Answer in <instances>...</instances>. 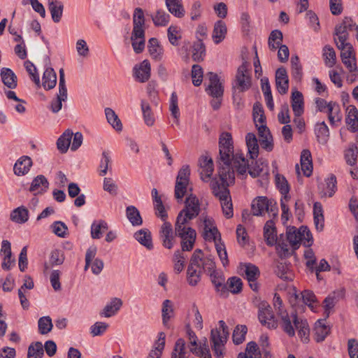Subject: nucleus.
<instances>
[{"label": "nucleus", "mask_w": 358, "mask_h": 358, "mask_svg": "<svg viewBox=\"0 0 358 358\" xmlns=\"http://www.w3.org/2000/svg\"><path fill=\"white\" fill-rule=\"evenodd\" d=\"M201 212L200 202L196 195L190 194L185 201V206L177 215L175 223V235L180 237L182 251L193 249L196 238V232L193 228L186 227L189 221L196 218Z\"/></svg>", "instance_id": "obj_1"}, {"label": "nucleus", "mask_w": 358, "mask_h": 358, "mask_svg": "<svg viewBox=\"0 0 358 358\" xmlns=\"http://www.w3.org/2000/svg\"><path fill=\"white\" fill-rule=\"evenodd\" d=\"M219 158L217 159L218 175L220 179L225 181L226 176H229L231 183L235 182V173L231 166V155L234 152V143L232 136L230 133L224 131L220 135L219 138Z\"/></svg>", "instance_id": "obj_2"}, {"label": "nucleus", "mask_w": 358, "mask_h": 358, "mask_svg": "<svg viewBox=\"0 0 358 358\" xmlns=\"http://www.w3.org/2000/svg\"><path fill=\"white\" fill-rule=\"evenodd\" d=\"M145 17L141 8H136L133 15V30L131 36V45L136 54L141 53L145 46Z\"/></svg>", "instance_id": "obj_3"}, {"label": "nucleus", "mask_w": 358, "mask_h": 358, "mask_svg": "<svg viewBox=\"0 0 358 358\" xmlns=\"http://www.w3.org/2000/svg\"><path fill=\"white\" fill-rule=\"evenodd\" d=\"M225 178V181H224L222 179H220L222 180L223 189L221 192H217L215 193V196L219 198L221 203L223 214L227 219H229L234 215L233 204L230 196V192L228 189V187L231 183L229 181V175L226 176Z\"/></svg>", "instance_id": "obj_4"}, {"label": "nucleus", "mask_w": 358, "mask_h": 358, "mask_svg": "<svg viewBox=\"0 0 358 358\" xmlns=\"http://www.w3.org/2000/svg\"><path fill=\"white\" fill-rule=\"evenodd\" d=\"M258 319L262 325L270 329H275L278 326L272 308L266 301H262L259 305Z\"/></svg>", "instance_id": "obj_5"}, {"label": "nucleus", "mask_w": 358, "mask_h": 358, "mask_svg": "<svg viewBox=\"0 0 358 358\" xmlns=\"http://www.w3.org/2000/svg\"><path fill=\"white\" fill-rule=\"evenodd\" d=\"M210 84L206 88L208 94L215 99H222L224 94V86L220 82L216 73L208 72L207 74Z\"/></svg>", "instance_id": "obj_6"}, {"label": "nucleus", "mask_w": 358, "mask_h": 358, "mask_svg": "<svg viewBox=\"0 0 358 358\" xmlns=\"http://www.w3.org/2000/svg\"><path fill=\"white\" fill-rule=\"evenodd\" d=\"M355 26L351 17L345 16L342 22L335 27L334 35L337 36L339 42H345L349 38V31H352Z\"/></svg>", "instance_id": "obj_7"}, {"label": "nucleus", "mask_w": 358, "mask_h": 358, "mask_svg": "<svg viewBox=\"0 0 358 358\" xmlns=\"http://www.w3.org/2000/svg\"><path fill=\"white\" fill-rule=\"evenodd\" d=\"M295 329L298 331V335L305 343L309 342L310 328L306 320L298 317L296 311L291 313Z\"/></svg>", "instance_id": "obj_8"}, {"label": "nucleus", "mask_w": 358, "mask_h": 358, "mask_svg": "<svg viewBox=\"0 0 358 358\" xmlns=\"http://www.w3.org/2000/svg\"><path fill=\"white\" fill-rule=\"evenodd\" d=\"M317 188L321 197H332L337 190L336 176L330 174L329 177L325 179L324 182L318 184Z\"/></svg>", "instance_id": "obj_9"}, {"label": "nucleus", "mask_w": 358, "mask_h": 358, "mask_svg": "<svg viewBox=\"0 0 358 358\" xmlns=\"http://www.w3.org/2000/svg\"><path fill=\"white\" fill-rule=\"evenodd\" d=\"M247 71L248 63L246 62H243L237 69L236 83L241 92H245L251 87V78L246 75Z\"/></svg>", "instance_id": "obj_10"}, {"label": "nucleus", "mask_w": 358, "mask_h": 358, "mask_svg": "<svg viewBox=\"0 0 358 358\" xmlns=\"http://www.w3.org/2000/svg\"><path fill=\"white\" fill-rule=\"evenodd\" d=\"M275 85L280 94H285L289 90V78L287 70L280 66L275 71Z\"/></svg>", "instance_id": "obj_11"}, {"label": "nucleus", "mask_w": 358, "mask_h": 358, "mask_svg": "<svg viewBox=\"0 0 358 358\" xmlns=\"http://www.w3.org/2000/svg\"><path fill=\"white\" fill-rule=\"evenodd\" d=\"M209 275L216 292L219 293L220 296L227 297L228 296V288L227 285L224 284L225 278L224 275L217 272V271H213L209 273Z\"/></svg>", "instance_id": "obj_12"}, {"label": "nucleus", "mask_w": 358, "mask_h": 358, "mask_svg": "<svg viewBox=\"0 0 358 358\" xmlns=\"http://www.w3.org/2000/svg\"><path fill=\"white\" fill-rule=\"evenodd\" d=\"M33 166V162L30 157L23 155L15 163L13 166L14 174L17 176H22L29 173Z\"/></svg>", "instance_id": "obj_13"}, {"label": "nucleus", "mask_w": 358, "mask_h": 358, "mask_svg": "<svg viewBox=\"0 0 358 358\" xmlns=\"http://www.w3.org/2000/svg\"><path fill=\"white\" fill-rule=\"evenodd\" d=\"M264 238L268 246H273L277 244V229L273 220L266 221L264 226Z\"/></svg>", "instance_id": "obj_14"}, {"label": "nucleus", "mask_w": 358, "mask_h": 358, "mask_svg": "<svg viewBox=\"0 0 358 358\" xmlns=\"http://www.w3.org/2000/svg\"><path fill=\"white\" fill-rule=\"evenodd\" d=\"M150 63L148 59L143 60L138 68L135 66L134 68V76L141 83L148 81L150 77Z\"/></svg>", "instance_id": "obj_15"}, {"label": "nucleus", "mask_w": 358, "mask_h": 358, "mask_svg": "<svg viewBox=\"0 0 358 358\" xmlns=\"http://www.w3.org/2000/svg\"><path fill=\"white\" fill-rule=\"evenodd\" d=\"M164 224L161 227V238L162 239L163 246L168 249H171L173 246L174 236L173 235V228L170 222L163 221Z\"/></svg>", "instance_id": "obj_16"}, {"label": "nucleus", "mask_w": 358, "mask_h": 358, "mask_svg": "<svg viewBox=\"0 0 358 358\" xmlns=\"http://www.w3.org/2000/svg\"><path fill=\"white\" fill-rule=\"evenodd\" d=\"M1 80L8 89L13 90L17 86V78L10 68L3 67L0 71Z\"/></svg>", "instance_id": "obj_17"}, {"label": "nucleus", "mask_w": 358, "mask_h": 358, "mask_svg": "<svg viewBox=\"0 0 358 358\" xmlns=\"http://www.w3.org/2000/svg\"><path fill=\"white\" fill-rule=\"evenodd\" d=\"M48 7L55 23H59L62 17L64 3L60 0H48Z\"/></svg>", "instance_id": "obj_18"}, {"label": "nucleus", "mask_w": 358, "mask_h": 358, "mask_svg": "<svg viewBox=\"0 0 358 358\" xmlns=\"http://www.w3.org/2000/svg\"><path fill=\"white\" fill-rule=\"evenodd\" d=\"M292 108L296 117H301L304 112V101L303 94L295 90L292 92L291 96Z\"/></svg>", "instance_id": "obj_19"}, {"label": "nucleus", "mask_w": 358, "mask_h": 358, "mask_svg": "<svg viewBox=\"0 0 358 358\" xmlns=\"http://www.w3.org/2000/svg\"><path fill=\"white\" fill-rule=\"evenodd\" d=\"M268 199L264 196H257L251 203V212L254 216H262L268 208Z\"/></svg>", "instance_id": "obj_20"}, {"label": "nucleus", "mask_w": 358, "mask_h": 358, "mask_svg": "<svg viewBox=\"0 0 358 358\" xmlns=\"http://www.w3.org/2000/svg\"><path fill=\"white\" fill-rule=\"evenodd\" d=\"M49 187V182L43 175H38L36 176L29 188V191L34 192L38 191L37 194H43L47 192Z\"/></svg>", "instance_id": "obj_21"}, {"label": "nucleus", "mask_w": 358, "mask_h": 358, "mask_svg": "<svg viewBox=\"0 0 358 358\" xmlns=\"http://www.w3.org/2000/svg\"><path fill=\"white\" fill-rule=\"evenodd\" d=\"M241 269H243L244 274L242 275L248 282L257 281L260 276L259 268L252 263H241Z\"/></svg>", "instance_id": "obj_22"}, {"label": "nucleus", "mask_w": 358, "mask_h": 358, "mask_svg": "<svg viewBox=\"0 0 358 358\" xmlns=\"http://www.w3.org/2000/svg\"><path fill=\"white\" fill-rule=\"evenodd\" d=\"M278 315L280 317V324L283 331L289 337H294L295 336V327L293 321L292 322L290 318L292 316L289 315L287 311L280 312Z\"/></svg>", "instance_id": "obj_23"}, {"label": "nucleus", "mask_w": 358, "mask_h": 358, "mask_svg": "<svg viewBox=\"0 0 358 358\" xmlns=\"http://www.w3.org/2000/svg\"><path fill=\"white\" fill-rule=\"evenodd\" d=\"M345 123L350 126L349 130L352 133L358 131V110L351 105L347 108Z\"/></svg>", "instance_id": "obj_24"}, {"label": "nucleus", "mask_w": 358, "mask_h": 358, "mask_svg": "<svg viewBox=\"0 0 358 358\" xmlns=\"http://www.w3.org/2000/svg\"><path fill=\"white\" fill-rule=\"evenodd\" d=\"M290 263L278 262L275 268V273L284 281L290 282L294 279V274L290 269Z\"/></svg>", "instance_id": "obj_25"}, {"label": "nucleus", "mask_w": 358, "mask_h": 358, "mask_svg": "<svg viewBox=\"0 0 358 358\" xmlns=\"http://www.w3.org/2000/svg\"><path fill=\"white\" fill-rule=\"evenodd\" d=\"M227 28L226 23L222 20H217L213 31L212 38L215 44L220 43L226 37Z\"/></svg>", "instance_id": "obj_26"}, {"label": "nucleus", "mask_w": 358, "mask_h": 358, "mask_svg": "<svg viewBox=\"0 0 358 358\" xmlns=\"http://www.w3.org/2000/svg\"><path fill=\"white\" fill-rule=\"evenodd\" d=\"M330 327L323 323L322 320H318L314 328V339L317 343H322L330 334Z\"/></svg>", "instance_id": "obj_27"}, {"label": "nucleus", "mask_w": 358, "mask_h": 358, "mask_svg": "<svg viewBox=\"0 0 358 358\" xmlns=\"http://www.w3.org/2000/svg\"><path fill=\"white\" fill-rule=\"evenodd\" d=\"M122 306V301L120 298L115 297L107 303L100 313L101 316L110 317L115 315Z\"/></svg>", "instance_id": "obj_28"}, {"label": "nucleus", "mask_w": 358, "mask_h": 358, "mask_svg": "<svg viewBox=\"0 0 358 358\" xmlns=\"http://www.w3.org/2000/svg\"><path fill=\"white\" fill-rule=\"evenodd\" d=\"M157 338V340L155 343V349L149 352L147 358H161L165 347V333L163 331L158 333Z\"/></svg>", "instance_id": "obj_29"}, {"label": "nucleus", "mask_w": 358, "mask_h": 358, "mask_svg": "<svg viewBox=\"0 0 358 358\" xmlns=\"http://www.w3.org/2000/svg\"><path fill=\"white\" fill-rule=\"evenodd\" d=\"M42 85L46 90L53 89L57 84V74L55 70L51 68H47L43 75Z\"/></svg>", "instance_id": "obj_30"}, {"label": "nucleus", "mask_w": 358, "mask_h": 358, "mask_svg": "<svg viewBox=\"0 0 358 358\" xmlns=\"http://www.w3.org/2000/svg\"><path fill=\"white\" fill-rule=\"evenodd\" d=\"M218 324L219 329H213L210 331V336H215V340L227 343L229 335V328L223 320H220Z\"/></svg>", "instance_id": "obj_31"}, {"label": "nucleus", "mask_w": 358, "mask_h": 358, "mask_svg": "<svg viewBox=\"0 0 358 358\" xmlns=\"http://www.w3.org/2000/svg\"><path fill=\"white\" fill-rule=\"evenodd\" d=\"M134 237L147 249L152 250L153 248L151 233L148 229H142L138 230L134 234Z\"/></svg>", "instance_id": "obj_32"}, {"label": "nucleus", "mask_w": 358, "mask_h": 358, "mask_svg": "<svg viewBox=\"0 0 358 358\" xmlns=\"http://www.w3.org/2000/svg\"><path fill=\"white\" fill-rule=\"evenodd\" d=\"M73 133L71 129H66L57 139V148L64 154L68 151Z\"/></svg>", "instance_id": "obj_33"}, {"label": "nucleus", "mask_w": 358, "mask_h": 358, "mask_svg": "<svg viewBox=\"0 0 358 358\" xmlns=\"http://www.w3.org/2000/svg\"><path fill=\"white\" fill-rule=\"evenodd\" d=\"M245 141L250 158L255 159L259 155V145L256 136L253 133H248L245 136Z\"/></svg>", "instance_id": "obj_34"}, {"label": "nucleus", "mask_w": 358, "mask_h": 358, "mask_svg": "<svg viewBox=\"0 0 358 358\" xmlns=\"http://www.w3.org/2000/svg\"><path fill=\"white\" fill-rule=\"evenodd\" d=\"M314 131L319 143L322 145L327 143L329 136V130L325 122L317 123Z\"/></svg>", "instance_id": "obj_35"}, {"label": "nucleus", "mask_w": 358, "mask_h": 358, "mask_svg": "<svg viewBox=\"0 0 358 358\" xmlns=\"http://www.w3.org/2000/svg\"><path fill=\"white\" fill-rule=\"evenodd\" d=\"M334 41L336 43V47L341 50V60L352 59L353 61H356L355 53L354 51V48L351 43H348L347 41L338 43L336 38H334Z\"/></svg>", "instance_id": "obj_36"}, {"label": "nucleus", "mask_w": 358, "mask_h": 358, "mask_svg": "<svg viewBox=\"0 0 358 358\" xmlns=\"http://www.w3.org/2000/svg\"><path fill=\"white\" fill-rule=\"evenodd\" d=\"M206 55V47L203 40L197 37L196 41L192 45V59L194 62H201Z\"/></svg>", "instance_id": "obj_37"}, {"label": "nucleus", "mask_w": 358, "mask_h": 358, "mask_svg": "<svg viewBox=\"0 0 358 358\" xmlns=\"http://www.w3.org/2000/svg\"><path fill=\"white\" fill-rule=\"evenodd\" d=\"M207 222H211V220L206 217L203 220L204 223V231L203 237L206 241H221V234L218 231L217 227H213L212 228L208 227Z\"/></svg>", "instance_id": "obj_38"}, {"label": "nucleus", "mask_w": 358, "mask_h": 358, "mask_svg": "<svg viewBox=\"0 0 358 358\" xmlns=\"http://www.w3.org/2000/svg\"><path fill=\"white\" fill-rule=\"evenodd\" d=\"M10 220L18 224H24L29 220L28 209L22 206L15 208L10 213Z\"/></svg>", "instance_id": "obj_39"}, {"label": "nucleus", "mask_w": 358, "mask_h": 358, "mask_svg": "<svg viewBox=\"0 0 358 358\" xmlns=\"http://www.w3.org/2000/svg\"><path fill=\"white\" fill-rule=\"evenodd\" d=\"M358 157V148L355 143H351L348 148L344 151V159L348 165L354 166L357 164Z\"/></svg>", "instance_id": "obj_40"}, {"label": "nucleus", "mask_w": 358, "mask_h": 358, "mask_svg": "<svg viewBox=\"0 0 358 358\" xmlns=\"http://www.w3.org/2000/svg\"><path fill=\"white\" fill-rule=\"evenodd\" d=\"M126 216L132 226H141L143 219L138 208L134 206H129L126 208Z\"/></svg>", "instance_id": "obj_41"}, {"label": "nucleus", "mask_w": 358, "mask_h": 358, "mask_svg": "<svg viewBox=\"0 0 358 358\" xmlns=\"http://www.w3.org/2000/svg\"><path fill=\"white\" fill-rule=\"evenodd\" d=\"M148 50L152 57L156 60H160L162 57L163 48L159 45L156 38H151L148 41Z\"/></svg>", "instance_id": "obj_42"}, {"label": "nucleus", "mask_w": 358, "mask_h": 358, "mask_svg": "<svg viewBox=\"0 0 358 358\" xmlns=\"http://www.w3.org/2000/svg\"><path fill=\"white\" fill-rule=\"evenodd\" d=\"M166 5L169 11L177 17L185 15V9L180 3V0H166Z\"/></svg>", "instance_id": "obj_43"}, {"label": "nucleus", "mask_w": 358, "mask_h": 358, "mask_svg": "<svg viewBox=\"0 0 358 358\" xmlns=\"http://www.w3.org/2000/svg\"><path fill=\"white\" fill-rule=\"evenodd\" d=\"M141 108L145 124L148 127L154 125L155 119L149 103L142 100L141 103Z\"/></svg>", "instance_id": "obj_44"}, {"label": "nucleus", "mask_w": 358, "mask_h": 358, "mask_svg": "<svg viewBox=\"0 0 358 358\" xmlns=\"http://www.w3.org/2000/svg\"><path fill=\"white\" fill-rule=\"evenodd\" d=\"M105 115L108 122L117 131L122 130V124L115 111L110 108H105Z\"/></svg>", "instance_id": "obj_45"}, {"label": "nucleus", "mask_w": 358, "mask_h": 358, "mask_svg": "<svg viewBox=\"0 0 358 358\" xmlns=\"http://www.w3.org/2000/svg\"><path fill=\"white\" fill-rule=\"evenodd\" d=\"M185 341L180 338L175 343L174 348L171 352V358H188L185 349Z\"/></svg>", "instance_id": "obj_46"}, {"label": "nucleus", "mask_w": 358, "mask_h": 358, "mask_svg": "<svg viewBox=\"0 0 358 358\" xmlns=\"http://www.w3.org/2000/svg\"><path fill=\"white\" fill-rule=\"evenodd\" d=\"M201 268L188 266L187 271V282L191 286H196L201 280Z\"/></svg>", "instance_id": "obj_47"}, {"label": "nucleus", "mask_w": 358, "mask_h": 358, "mask_svg": "<svg viewBox=\"0 0 358 358\" xmlns=\"http://www.w3.org/2000/svg\"><path fill=\"white\" fill-rule=\"evenodd\" d=\"M173 303L171 300L166 299L162 303V323L165 327L167 326L169 320L173 317Z\"/></svg>", "instance_id": "obj_48"}, {"label": "nucleus", "mask_w": 358, "mask_h": 358, "mask_svg": "<svg viewBox=\"0 0 358 358\" xmlns=\"http://www.w3.org/2000/svg\"><path fill=\"white\" fill-rule=\"evenodd\" d=\"M323 57L324 63L327 66L332 67L335 65L336 62V52L331 45H326L324 46Z\"/></svg>", "instance_id": "obj_49"}, {"label": "nucleus", "mask_w": 358, "mask_h": 358, "mask_svg": "<svg viewBox=\"0 0 358 358\" xmlns=\"http://www.w3.org/2000/svg\"><path fill=\"white\" fill-rule=\"evenodd\" d=\"M53 324L50 316H43L38 320V328L39 334L45 335L52 329Z\"/></svg>", "instance_id": "obj_50"}, {"label": "nucleus", "mask_w": 358, "mask_h": 358, "mask_svg": "<svg viewBox=\"0 0 358 358\" xmlns=\"http://www.w3.org/2000/svg\"><path fill=\"white\" fill-rule=\"evenodd\" d=\"M247 332L248 328L246 325H237L232 334L233 343L237 345L243 343L245 339Z\"/></svg>", "instance_id": "obj_51"}, {"label": "nucleus", "mask_w": 358, "mask_h": 358, "mask_svg": "<svg viewBox=\"0 0 358 358\" xmlns=\"http://www.w3.org/2000/svg\"><path fill=\"white\" fill-rule=\"evenodd\" d=\"M101 229L107 230L108 224L107 223L103 220H100L97 222L94 221L91 226V236L94 239H99L102 236Z\"/></svg>", "instance_id": "obj_52"}, {"label": "nucleus", "mask_w": 358, "mask_h": 358, "mask_svg": "<svg viewBox=\"0 0 358 358\" xmlns=\"http://www.w3.org/2000/svg\"><path fill=\"white\" fill-rule=\"evenodd\" d=\"M152 20L156 27H164L169 23L170 15L163 10H158L155 15H152Z\"/></svg>", "instance_id": "obj_53"}, {"label": "nucleus", "mask_w": 358, "mask_h": 358, "mask_svg": "<svg viewBox=\"0 0 358 358\" xmlns=\"http://www.w3.org/2000/svg\"><path fill=\"white\" fill-rule=\"evenodd\" d=\"M227 285H228V292L230 291L234 294L240 293L243 289L242 280L237 276L229 278Z\"/></svg>", "instance_id": "obj_54"}, {"label": "nucleus", "mask_w": 358, "mask_h": 358, "mask_svg": "<svg viewBox=\"0 0 358 358\" xmlns=\"http://www.w3.org/2000/svg\"><path fill=\"white\" fill-rule=\"evenodd\" d=\"M275 182L276 188L281 194H289L290 186L284 176L277 173L275 176Z\"/></svg>", "instance_id": "obj_55"}, {"label": "nucleus", "mask_w": 358, "mask_h": 358, "mask_svg": "<svg viewBox=\"0 0 358 358\" xmlns=\"http://www.w3.org/2000/svg\"><path fill=\"white\" fill-rule=\"evenodd\" d=\"M44 355L43 345L41 342L36 341L31 344L28 348L27 356L29 358H42Z\"/></svg>", "instance_id": "obj_56"}, {"label": "nucleus", "mask_w": 358, "mask_h": 358, "mask_svg": "<svg viewBox=\"0 0 358 358\" xmlns=\"http://www.w3.org/2000/svg\"><path fill=\"white\" fill-rule=\"evenodd\" d=\"M24 68L26 69V71L29 73L30 78L34 83L40 86V78L39 75L37 72L36 67L35 65L29 60H27L24 63Z\"/></svg>", "instance_id": "obj_57"}, {"label": "nucleus", "mask_w": 358, "mask_h": 358, "mask_svg": "<svg viewBox=\"0 0 358 358\" xmlns=\"http://www.w3.org/2000/svg\"><path fill=\"white\" fill-rule=\"evenodd\" d=\"M111 163V158L108 151H103L101 155V159L99 166V176L106 175L108 170V166Z\"/></svg>", "instance_id": "obj_58"}, {"label": "nucleus", "mask_w": 358, "mask_h": 358, "mask_svg": "<svg viewBox=\"0 0 358 358\" xmlns=\"http://www.w3.org/2000/svg\"><path fill=\"white\" fill-rule=\"evenodd\" d=\"M203 75L202 67L199 64H194L192 67V78L194 86L198 87L201 84Z\"/></svg>", "instance_id": "obj_59"}, {"label": "nucleus", "mask_w": 358, "mask_h": 358, "mask_svg": "<svg viewBox=\"0 0 358 358\" xmlns=\"http://www.w3.org/2000/svg\"><path fill=\"white\" fill-rule=\"evenodd\" d=\"M210 342L212 343V349L214 352L215 358H222L224 355V345L226 343H221L215 340V336L210 337Z\"/></svg>", "instance_id": "obj_60"}, {"label": "nucleus", "mask_w": 358, "mask_h": 358, "mask_svg": "<svg viewBox=\"0 0 358 358\" xmlns=\"http://www.w3.org/2000/svg\"><path fill=\"white\" fill-rule=\"evenodd\" d=\"M109 325L103 322H96L90 327V334L92 336L103 335L108 328Z\"/></svg>", "instance_id": "obj_61"}, {"label": "nucleus", "mask_w": 358, "mask_h": 358, "mask_svg": "<svg viewBox=\"0 0 358 358\" xmlns=\"http://www.w3.org/2000/svg\"><path fill=\"white\" fill-rule=\"evenodd\" d=\"M51 229L55 235L59 237L64 238L68 230L67 226L62 221H55L51 226Z\"/></svg>", "instance_id": "obj_62"}, {"label": "nucleus", "mask_w": 358, "mask_h": 358, "mask_svg": "<svg viewBox=\"0 0 358 358\" xmlns=\"http://www.w3.org/2000/svg\"><path fill=\"white\" fill-rule=\"evenodd\" d=\"M154 208L155 210V215L160 217L162 221H166L168 218V214L166 211L165 207L163 204L162 198L153 202Z\"/></svg>", "instance_id": "obj_63"}, {"label": "nucleus", "mask_w": 358, "mask_h": 358, "mask_svg": "<svg viewBox=\"0 0 358 358\" xmlns=\"http://www.w3.org/2000/svg\"><path fill=\"white\" fill-rule=\"evenodd\" d=\"M64 259V252L59 249H55L51 252L50 262L52 266H58L63 264Z\"/></svg>", "instance_id": "obj_64"}]
</instances>
